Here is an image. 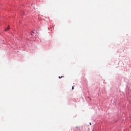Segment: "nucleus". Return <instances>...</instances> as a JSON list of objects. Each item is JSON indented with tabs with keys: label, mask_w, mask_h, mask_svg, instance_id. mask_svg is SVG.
<instances>
[{
	"label": "nucleus",
	"mask_w": 131,
	"mask_h": 131,
	"mask_svg": "<svg viewBox=\"0 0 131 131\" xmlns=\"http://www.w3.org/2000/svg\"><path fill=\"white\" fill-rule=\"evenodd\" d=\"M9 29H10V27H9V26H8V27H7V28L5 29V31H8V30H9Z\"/></svg>",
	"instance_id": "nucleus-1"
},
{
	"label": "nucleus",
	"mask_w": 131,
	"mask_h": 131,
	"mask_svg": "<svg viewBox=\"0 0 131 131\" xmlns=\"http://www.w3.org/2000/svg\"><path fill=\"white\" fill-rule=\"evenodd\" d=\"M58 77H59V78H62V77H64V76H61V77H60V76H59Z\"/></svg>",
	"instance_id": "nucleus-2"
},
{
	"label": "nucleus",
	"mask_w": 131,
	"mask_h": 131,
	"mask_svg": "<svg viewBox=\"0 0 131 131\" xmlns=\"http://www.w3.org/2000/svg\"><path fill=\"white\" fill-rule=\"evenodd\" d=\"M74 86H72V90H74Z\"/></svg>",
	"instance_id": "nucleus-3"
},
{
	"label": "nucleus",
	"mask_w": 131,
	"mask_h": 131,
	"mask_svg": "<svg viewBox=\"0 0 131 131\" xmlns=\"http://www.w3.org/2000/svg\"><path fill=\"white\" fill-rule=\"evenodd\" d=\"M90 125H92V123H90Z\"/></svg>",
	"instance_id": "nucleus-4"
},
{
	"label": "nucleus",
	"mask_w": 131,
	"mask_h": 131,
	"mask_svg": "<svg viewBox=\"0 0 131 131\" xmlns=\"http://www.w3.org/2000/svg\"><path fill=\"white\" fill-rule=\"evenodd\" d=\"M31 35H33V34H31Z\"/></svg>",
	"instance_id": "nucleus-5"
},
{
	"label": "nucleus",
	"mask_w": 131,
	"mask_h": 131,
	"mask_svg": "<svg viewBox=\"0 0 131 131\" xmlns=\"http://www.w3.org/2000/svg\"><path fill=\"white\" fill-rule=\"evenodd\" d=\"M32 33H34V32H32Z\"/></svg>",
	"instance_id": "nucleus-6"
},
{
	"label": "nucleus",
	"mask_w": 131,
	"mask_h": 131,
	"mask_svg": "<svg viewBox=\"0 0 131 131\" xmlns=\"http://www.w3.org/2000/svg\"><path fill=\"white\" fill-rule=\"evenodd\" d=\"M32 33H34V32H32Z\"/></svg>",
	"instance_id": "nucleus-7"
}]
</instances>
